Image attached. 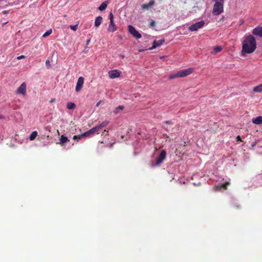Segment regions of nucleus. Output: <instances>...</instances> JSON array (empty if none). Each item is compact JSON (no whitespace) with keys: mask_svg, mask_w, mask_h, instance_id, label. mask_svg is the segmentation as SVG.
I'll return each instance as SVG.
<instances>
[{"mask_svg":"<svg viewBox=\"0 0 262 262\" xmlns=\"http://www.w3.org/2000/svg\"><path fill=\"white\" fill-rule=\"evenodd\" d=\"M256 42L255 37L252 35L246 36L242 42V54L253 53L256 48Z\"/></svg>","mask_w":262,"mask_h":262,"instance_id":"obj_1","label":"nucleus"},{"mask_svg":"<svg viewBox=\"0 0 262 262\" xmlns=\"http://www.w3.org/2000/svg\"><path fill=\"white\" fill-rule=\"evenodd\" d=\"M224 10V4L221 3H215L212 10V14L214 15H219L221 14Z\"/></svg>","mask_w":262,"mask_h":262,"instance_id":"obj_2","label":"nucleus"},{"mask_svg":"<svg viewBox=\"0 0 262 262\" xmlns=\"http://www.w3.org/2000/svg\"><path fill=\"white\" fill-rule=\"evenodd\" d=\"M114 15L112 12H110L109 14V19L110 20V23L108 25L107 31L110 32H114L117 29V27L115 24L114 20Z\"/></svg>","mask_w":262,"mask_h":262,"instance_id":"obj_3","label":"nucleus"},{"mask_svg":"<svg viewBox=\"0 0 262 262\" xmlns=\"http://www.w3.org/2000/svg\"><path fill=\"white\" fill-rule=\"evenodd\" d=\"M205 24V21L204 20H201L191 25L189 27L188 29L191 32L196 31L199 29L202 28L204 26Z\"/></svg>","mask_w":262,"mask_h":262,"instance_id":"obj_4","label":"nucleus"},{"mask_svg":"<svg viewBox=\"0 0 262 262\" xmlns=\"http://www.w3.org/2000/svg\"><path fill=\"white\" fill-rule=\"evenodd\" d=\"M128 32L132 34L134 37L139 39L142 37L141 34L137 31L136 29L132 25H129L128 26Z\"/></svg>","mask_w":262,"mask_h":262,"instance_id":"obj_5","label":"nucleus"},{"mask_svg":"<svg viewBox=\"0 0 262 262\" xmlns=\"http://www.w3.org/2000/svg\"><path fill=\"white\" fill-rule=\"evenodd\" d=\"M166 157V152L165 150H162L158 156L156 160V165H160L165 159Z\"/></svg>","mask_w":262,"mask_h":262,"instance_id":"obj_6","label":"nucleus"},{"mask_svg":"<svg viewBox=\"0 0 262 262\" xmlns=\"http://www.w3.org/2000/svg\"><path fill=\"white\" fill-rule=\"evenodd\" d=\"M26 89L27 84L26 82H23L20 86L17 88V94H20L23 96L25 97L27 95Z\"/></svg>","mask_w":262,"mask_h":262,"instance_id":"obj_7","label":"nucleus"},{"mask_svg":"<svg viewBox=\"0 0 262 262\" xmlns=\"http://www.w3.org/2000/svg\"><path fill=\"white\" fill-rule=\"evenodd\" d=\"M193 69L192 68H189L187 69L182 70L179 71V74L180 77H184L187 75H190L192 73Z\"/></svg>","mask_w":262,"mask_h":262,"instance_id":"obj_8","label":"nucleus"},{"mask_svg":"<svg viewBox=\"0 0 262 262\" xmlns=\"http://www.w3.org/2000/svg\"><path fill=\"white\" fill-rule=\"evenodd\" d=\"M252 34L256 36L262 37V26H258L252 30Z\"/></svg>","mask_w":262,"mask_h":262,"instance_id":"obj_9","label":"nucleus"},{"mask_svg":"<svg viewBox=\"0 0 262 262\" xmlns=\"http://www.w3.org/2000/svg\"><path fill=\"white\" fill-rule=\"evenodd\" d=\"M108 75L111 79L119 77L120 75V72L117 70H111L108 72Z\"/></svg>","mask_w":262,"mask_h":262,"instance_id":"obj_10","label":"nucleus"},{"mask_svg":"<svg viewBox=\"0 0 262 262\" xmlns=\"http://www.w3.org/2000/svg\"><path fill=\"white\" fill-rule=\"evenodd\" d=\"M84 83V78L80 77L78 79L77 82L75 90L76 92H79L82 88Z\"/></svg>","mask_w":262,"mask_h":262,"instance_id":"obj_11","label":"nucleus"},{"mask_svg":"<svg viewBox=\"0 0 262 262\" xmlns=\"http://www.w3.org/2000/svg\"><path fill=\"white\" fill-rule=\"evenodd\" d=\"M155 3V0H150L147 4H144L141 5V8L143 9L148 10L151 8Z\"/></svg>","mask_w":262,"mask_h":262,"instance_id":"obj_12","label":"nucleus"},{"mask_svg":"<svg viewBox=\"0 0 262 262\" xmlns=\"http://www.w3.org/2000/svg\"><path fill=\"white\" fill-rule=\"evenodd\" d=\"M165 42V39H162L159 40H155L153 43V46L150 49H155L161 45H162Z\"/></svg>","mask_w":262,"mask_h":262,"instance_id":"obj_13","label":"nucleus"},{"mask_svg":"<svg viewBox=\"0 0 262 262\" xmlns=\"http://www.w3.org/2000/svg\"><path fill=\"white\" fill-rule=\"evenodd\" d=\"M96 129H94V127L91 128V129L88 130L87 132L84 133L82 134V136H85V137H90L91 136L94 135L95 134H96V132L95 131Z\"/></svg>","mask_w":262,"mask_h":262,"instance_id":"obj_14","label":"nucleus"},{"mask_svg":"<svg viewBox=\"0 0 262 262\" xmlns=\"http://www.w3.org/2000/svg\"><path fill=\"white\" fill-rule=\"evenodd\" d=\"M252 122L254 124H257V125L262 124V116H259L256 118H253L252 119Z\"/></svg>","mask_w":262,"mask_h":262,"instance_id":"obj_15","label":"nucleus"},{"mask_svg":"<svg viewBox=\"0 0 262 262\" xmlns=\"http://www.w3.org/2000/svg\"><path fill=\"white\" fill-rule=\"evenodd\" d=\"M103 18L99 16L97 17L95 20V26L96 27H98L102 22Z\"/></svg>","mask_w":262,"mask_h":262,"instance_id":"obj_16","label":"nucleus"},{"mask_svg":"<svg viewBox=\"0 0 262 262\" xmlns=\"http://www.w3.org/2000/svg\"><path fill=\"white\" fill-rule=\"evenodd\" d=\"M222 50V48L221 46H217L214 47L213 50L211 51V54H215L218 52H221Z\"/></svg>","mask_w":262,"mask_h":262,"instance_id":"obj_17","label":"nucleus"},{"mask_svg":"<svg viewBox=\"0 0 262 262\" xmlns=\"http://www.w3.org/2000/svg\"><path fill=\"white\" fill-rule=\"evenodd\" d=\"M60 144L62 145H63L65 143L67 142L68 141H69V140L66 136H65L64 135H61L60 139Z\"/></svg>","mask_w":262,"mask_h":262,"instance_id":"obj_18","label":"nucleus"},{"mask_svg":"<svg viewBox=\"0 0 262 262\" xmlns=\"http://www.w3.org/2000/svg\"><path fill=\"white\" fill-rule=\"evenodd\" d=\"M253 91L255 93L262 92V83L253 88Z\"/></svg>","mask_w":262,"mask_h":262,"instance_id":"obj_19","label":"nucleus"},{"mask_svg":"<svg viewBox=\"0 0 262 262\" xmlns=\"http://www.w3.org/2000/svg\"><path fill=\"white\" fill-rule=\"evenodd\" d=\"M107 6V2H106V1L104 2L99 7L98 9L100 11H103L106 8Z\"/></svg>","mask_w":262,"mask_h":262,"instance_id":"obj_20","label":"nucleus"},{"mask_svg":"<svg viewBox=\"0 0 262 262\" xmlns=\"http://www.w3.org/2000/svg\"><path fill=\"white\" fill-rule=\"evenodd\" d=\"M67 107L69 110H73L76 107V105L74 103L69 102L67 103Z\"/></svg>","mask_w":262,"mask_h":262,"instance_id":"obj_21","label":"nucleus"},{"mask_svg":"<svg viewBox=\"0 0 262 262\" xmlns=\"http://www.w3.org/2000/svg\"><path fill=\"white\" fill-rule=\"evenodd\" d=\"M37 136V132L36 131H34L30 135L29 139L31 141H32L35 139Z\"/></svg>","mask_w":262,"mask_h":262,"instance_id":"obj_22","label":"nucleus"},{"mask_svg":"<svg viewBox=\"0 0 262 262\" xmlns=\"http://www.w3.org/2000/svg\"><path fill=\"white\" fill-rule=\"evenodd\" d=\"M124 106L123 105H119L118 106L116 109L114 110V113L115 114H118L121 111H122L124 109Z\"/></svg>","mask_w":262,"mask_h":262,"instance_id":"obj_23","label":"nucleus"},{"mask_svg":"<svg viewBox=\"0 0 262 262\" xmlns=\"http://www.w3.org/2000/svg\"><path fill=\"white\" fill-rule=\"evenodd\" d=\"M176 78H180L178 72L176 74H171L169 76V79H173Z\"/></svg>","mask_w":262,"mask_h":262,"instance_id":"obj_24","label":"nucleus"},{"mask_svg":"<svg viewBox=\"0 0 262 262\" xmlns=\"http://www.w3.org/2000/svg\"><path fill=\"white\" fill-rule=\"evenodd\" d=\"M94 129H96V130H95V131L96 132V134H99L102 131V128L100 126V125H98V126L94 127Z\"/></svg>","mask_w":262,"mask_h":262,"instance_id":"obj_25","label":"nucleus"},{"mask_svg":"<svg viewBox=\"0 0 262 262\" xmlns=\"http://www.w3.org/2000/svg\"><path fill=\"white\" fill-rule=\"evenodd\" d=\"M108 123H109V121L105 120V121L102 122L99 125L102 129V128L103 127L106 126Z\"/></svg>","mask_w":262,"mask_h":262,"instance_id":"obj_26","label":"nucleus"},{"mask_svg":"<svg viewBox=\"0 0 262 262\" xmlns=\"http://www.w3.org/2000/svg\"><path fill=\"white\" fill-rule=\"evenodd\" d=\"M52 30L50 29V30H49L48 31H47L43 35H42V36L43 37H46L47 36H48L49 35H50L51 33H52Z\"/></svg>","mask_w":262,"mask_h":262,"instance_id":"obj_27","label":"nucleus"},{"mask_svg":"<svg viewBox=\"0 0 262 262\" xmlns=\"http://www.w3.org/2000/svg\"><path fill=\"white\" fill-rule=\"evenodd\" d=\"M229 184H230V183L229 182H226L224 184H221V186L222 188H223L225 189H227V187Z\"/></svg>","mask_w":262,"mask_h":262,"instance_id":"obj_28","label":"nucleus"},{"mask_svg":"<svg viewBox=\"0 0 262 262\" xmlns=\"http://www.w3.org/2000/svg\"><path fill=\"white\" fill-rule=\"evenodd\" d=\"M78 24H76L75 25H70V28L74 30V31H76L78 29Z\"/></svg>","mask_w":262,"mask_h":262,"instance_id":"obj_29","label":"nucleus"},{"mask_svg":"<svg viewBox=\"0 0 262 262\" xmlns=\"http://www.w3.org/2000/svg\"><path fill=\"white\" fill-rule=\"evenodd\" d=\"M85 137V136H82V134L80 135H75L73 137V139L74 140L75 139H78V140H80L81 139L82 137Z\"/></svg>","mask_w":262,"mask_h":262,"instance_id":"obj_30","label":"nucleus"},{"mask_svg":"<svg viewBox=\"0 0 262 262\" xmlns=\"http://www.w3.org/2000/svg\"><path fill=\"white\" fill-rule=\"evenodd\" d=\"M150 27H154L156 26V21L154 20H152L149 25Z\"/></svg>","mask_w":262,"mask_h":262,"instance_id":"obj_31","label":"nucleus"},{"mask_svg":"<svg viewBox=\"0 0 262 262\" xmlns=\"http://www.w3.org/2000/svg\"><path fill=\"white\" fill-rule=\"evenodd\" d=\"M215 3H221L222 4H224L225 0H212Z\"/></svg>","mask_w":262,"mask_h":262,"instance_id":"obj_32","label":"nucleus"},{"mask_svg":"<svg viewBox=\"0 0 262 262\" xmlns=\"http://www.w3.org/2000/svg\"><path fill=\"white\" fill-rule=\"evenodd\" d=\"M164 123L167 124H169V125H173V123L171 121H170V120L165 121L164 122Z\"/></svg>","mask_w":262,"mask_h":262,"instance_id":"obj_33","label":"nucleus"},{"mask_svg":"<svg viewBox=\"0 0 262 262\" xmlns=\"http://www.w3.org/2000/svg\"><path fill=\"white\" fill-rule=\"evenodd\" d=\"M25 58V56L24 55H21L19 56H17V59H23Z\"/></svg>","mask_w":262,"mask_h":262,"instance_id":"obj_34","label":"nucleus"},{"mask_svg":"<svg viewBox=\"0 0 262 262\" xmlns=\"http://www.w3.org/2000/svg\"><path fill=\"white\" fill-rule=\"evenodd\" d=\"M236 140L237 141H242V139H241V138L240 137V136H237V137H236Z\"/></svg>","mask_w":262,"mask_h":262,"instance_id":"obj_35","label":"nucleus"},{"mask_svg":"<svg viewBox=\"0 0 262 262\" xmlns=\"http://www.w3.org/2000/svg\"><path fill=\"white\" fill-rule=\"evenodd\" d=\"M46 64L47 66H50V62L49 60H46Z\"/></svg>","mask_w":262,"mask_h":262,"instance_id":"obj_36","label":"nucleus"},{"mask_svg":"<svg viewBox=\"0 0 262 262\" xmlns=\"http://www.w3.org/2000/svg\"><path fill=\"white\" fill-rule=\"evenodd\" d=\"M101 102H102V101H101V100H100V101H99L98 102H97V104H96V106L97 107H98V106L100 104V103H101Z\"/></svg>","mask_w":262,"mask_h":262,"instance_id":"obj_37","label":"nucleus"},{"mask_svg":"<svg viewBox=\"0 0 262 262\" xmlns=\"http://www.w3.org/2000/svg\"><path fill=\"white\" fill-rule=\"evenodd\" d=\"M90 42V39H89L86 40V45L88 46Z\"/></svg>","mask_w":262,"mask_h":262,"instance_id":"obj_38","label":"nucleus"},{"mask_svg":"<svg viewBox=\"0 0 262 262\" xmlns=\"http://www.w3.org/2000/svg\"><path fill=\"white\" fill-rule=\"evenodd\" d=\"M55 101V99L54 98H53V99H52L50 100V102H51V103H52V102H54Z\"/></svg>","mask_w":262,"mask_h":262,"instance_id":"obj_39","label":"nucleus"},{"mask_svg":"<svg viewBox=\"0 0 262 262\" xmlns=\"http://www.w3.org/2000/svg\"><path fill=\"white\" fill-rule=\"evenodd\" d=\"M3 13H4V14H7V13H8V12H7V11H6V10H5V11H4L3 12Z\"/></svg>","mask_w":262,"mask_h":262,"instance_id":"obj_40","label":"nucleus"},{"mask_svg":"<svg viewBox=\"0 0 262 262\" xmlns=\"http://www.w3.org/2000/svg\"><path fill=\"white\" fill-rule=\"evenodd\" d=\"M164 136H165V137H166V138H168V135H166H166H164Z\"/></svg>","mask_w":262,"mask_h":262,"instance_id":"obj_41","label":"nucleus"},{"mask_svg":"<svg viewBox=\"0 0 262 262\" xmlns=\"http://www.w3.org/2000/svg\"><path fill=\"white\" fill-rule=\"evenodd\" d=\"M121 57L123 58H124V55H121Z\"/></svg>","mask_w":262,"mask_h":262,"instance_id":"obj_42","label":"nucleus"},{"mask_svg":"<svg viewBox=\"0 0 262 262\" xmlns=\"http://www.w3.org/2000/svg\"><path fill=\"white\" fill-rule=\"evenodd\" d=\"M87 46H86V45L85 46V48H84V50H85V49L87 48Z\"/></svg>","mask_w":262,"mask_h":262,"instance_id":"obj_43","label":"nucleus"},{"mask_svg":"<svg viewBox=\"0 0 262 262\" xmlns=\"http://www.w3.org/2000/svg\"><path fill=\"white\" fill-rule=\"evenodd\" d=\"M165 128V129H166L167 131H168V128H167V127H166V128Z\"/></svg>","mask_w":262,"mask_h":262,"instance_id":"obj_44","label":"nucleus"},{"mask_svg":"<svg viewBox=\"0 0 262 262\" xmlns=\"http://www.w3.org/2000/svg\"><path fill=\"white\" fill-rule=\"evenodd\" d=\"M104 132H106L107 133V134H108V132L106 131V130H104Z\"/></svg>","mask_w":262,"mask_h":262,"instance_id":"obj_45","label":"nucleus"}]
</instances>
